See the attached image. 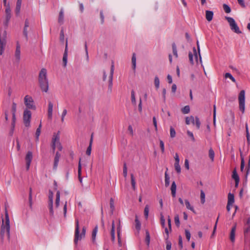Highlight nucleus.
Returning <instances> with one entry per match:
<instances>
[{
  "mask_svg": "<svg viewBox=\"0 0 250 250\" xmlns=\"http://www.w3.org/2000/svg\"><path fill=\"white\" fill-rule=\"evenodd\" d=\"M150 234L148 230H146V238H145V241L147 246H149L150 243Z\"/></svg>",
  "mask_w": 250,
  "mask_h": 250,
  "instance_id": "obj_33",
  "label": "nucleus"
},
{
  "mask_svg": "<svg viewBox=\"0 0 250 250\" xmlns=\"http://www.w3.org/2000/svg\"><path fill=\"white\" fill-rule=\"evenodd\" d=\"M93 133H92L91 135L89 145V146H88V147L87 148V149L86 151V154L87 155H90L91 154L92 144V142H93Z\"/></svg>",
  "mask_w": 250,
  "mask_h": 250,
  "instance_id": "obj_20",
  "label": "nucleus"
},
{
  "mask_svg": "<svg viewBox=\"0 0 250 250\" xmlns=\"http://www.w3.org/2000/svg\"><path fill=\"white\" fill-rule=\"evenodd\" d=\"M236 229V224H235L234 226L231 228L229 235V239L231 242H234L235 241Z\"/></svg>",
  "mask_w": 250,
  "mask_h": 250,
  "instance_id": "obj_12",
  "label": "nucleus"
},
{
  "mask_svg": "<svg viewBox=\"0 0 250 250\" xmlns=\"http://www.w3.org/2000/svg\"><path fill=\"white\" fill-rule=\"evenodd\" d=\"M131 185H132L133 189L134 190H135L136 189V187H135L136 182H135V178H134L133 174H131Z\"/></svg>",
  "mask_w": 250,
  "mask_h": 250,
  "instance_id": "obj_42",
  "label": "nucleus"
},
{
  "mask_svg": "<svg viewBox=\"0 0 250 250\" xmlns=\"http://www.w3.org/2000/svg\"><path fill=\"white\" fill-rule=\"evenodd\" d=\"M194 121H195V125H196L197 128L199 129L201 123H200L199 118L198 117H195Z\"/></svg>",
  "mask_w": 250,
  "mask_h": 250,
  "instance_id": "obj_57",
  "label": "nucleus"
},
{
  "mask_svg": "<svg viewBox=\"0 0 250 250\" xmlns=\"http://www.w3.org/2000/svg\"><path fill=\"white\" fill-rule=\"evenodd\" d=\"M171 194L173 197H175L176 196V185L175 181H173L172 183L171 188Z\"/></svg>",
  "mask_w": 250,
  "mask_h": 250,
  "instance_id": "obj_25",
  "label": "nucleus"
},
{
  "mask_svg": "<svg viewBox=\"0 0 250 250\" xmlns=\"http://www.w3.org/2000/svg\"><path fill=\"white\" fill-rule=\"evenodd\" d=\"M232 178L234 180H239V176L237 173V171H236V168H235L233 171H232Z\"/></svg>",
  "mask_w": 250,
  "mask_h": 250,
  "instance_id": "obj_39",
  "label": "nucleus"
},
{
  "mask_svg": "<svg viewBox=\"0 0 250 250\" xmlns=\"http://www.w3.org/2000/svg\"><path fill=\"white\" fill-rule=\"evenodd\" d=\"M246 175H245V178H246V181H247V177H248V175L249 173V172L250 171V161H248V165L246 167Z\"/></svg>",
  "mask_w": 250,
  "mask_h": 250,
  "instance_id": "obj_50",
  "label": "nucleus"
},
{
  "mask_svg": "<svg viewBox=\"0 0 250 250\" xmlns=\"http://www.w3.org/2000/svg\"><path fill=\"white\" fill-rule=\"evenodd\" d=\"M117 236H118V245L120 247H121L122 246V241H121V238L120 236V233H121V226H120V220H119V224L118 226L117 227Z\"/></svg>",
  "mask_w": 250,
  "mask_h": 250,
  "instance_id": "obj_15",
  "label": "nucleus"
},
{
  "mask_svg": "<svg viewBox=\"0 0 250 250\" xmlns=\"http://www.w3.org/2000/svg\"><path fill=\"white\" fill-rule=\"evenodd\" d=\"M68 42L67 39L66 40L65 50L63 55L62 62L63 66H66L67 62Z\"/></svg>",
  "mask_w": 250,
  "mask_h": 250,
  "instance_id": "obj_11",
  "label": "nucleus"
},
{
  "mask_svg": "<svg viewBox=\"0 0 250 250\" xmlns=\"http://www.w3.org/2000/svg\"><path fill=\"white\" fill-rule=\"evenodd\" d=\"M60 40L62 43L64 41V35L63 29H62L60 32Z\"/></svg>",
  "mask_w": 250,
  "mask_h": 250,
  "instance_id": "obj_51",
  "label": "nucleus"
},
{
  "mask_svg": "<svg viewBox=\"0 0 250 250\" xmlns=\"http://www.w3.org/2000/svg\"><path fill=\"white\" fill-rule=\"evenodd\" d=\"M32 188H29V205L30 208L32 209Z\"/></svg>",
  "mask_w": 250,
  "mask_h": 250,
  "instance_id": "obj_31",
  "label": "nucleus"
},
{
  "mask_svg": "<svg viewBox=\"0 0 250 250\" xmlns=\"http://www.w3.org/2000/svg\"><path fill=\"white\" fill-rule=\"evenodd\" d=\"M187 134L188 135V136L189 137H190L191 140L193 141V142H195V138L194 137V135H193V134L192 133V132H190V131L189 130H188L187 131Z\"/></svg>",
  "mask_w": 250,
  "mask_h": 250,
  "instance_id": "obj_62",
  "label": "nucleus"
},
{
  "mask_svg": "<svg viewBox=\"0 0 250 250\" xmlns=\"http://www.w3.org/2000/svg\"><path fill=\"white\" fill-rule=\"evenodd\" d=\"M24 104L28 109H36V106L34 104L33 98L29 95H26L24 98Z\"/></svg>",
  "mask_w": 250,
  "mask_h": 250,
  "instance_id": "obj_6",
  "label": "nucleus"
},
{
  "mask_svg": "<svg viewBox=\"0 0 250 250\" xmlns=\"http://www.w3.org/2000/svg\"><path fill=\"white\" fill-rule=\"evenodd\" d=\"M245 127H246V137H247V143H248V147L247 149L246 152H248L249 151V146L250 145V133L249 131L248 125L247 123H246Z\"/></svg>",
  "mask_w": 250,
  "mask_h": 250,
  "instance_id": "obj_17",
  "label": "nucleus"
},
{
  "mask_svg": "<svg viewBox=\"0 0 250 250\" xmlns=\"http://www.w3.org/2000/svg\"><path fill=\"white\" fill-rule=\"evenodd\" d=\"M165 186L166 187H167L169 185V183H170L169 179H170V178H169V176L167 174V172H165Z\"/></svg>",
  "mask_w": 250,
  "mask_h": 250,
  "instance_id": "obj_41",
  "label": "nucleus"
},
{
  "mask_svg": "<svg viewBox=\"0 0 250 250\" xmlns=\"http://www.w3.org/2000/svg\"><path fill=\"white\" fill-rule=\"evenodd\" d=\"M131 61H132V69L134 70H135L136 65V54L135 53H133V54H132Z\"/></svg>",
  "mask_w": 250,
  "mask_h": 250,
  "instance_id": "obj_29",
  "label": "nucleus"
},
{
  "mask_svg": "<svg viewBox=\"0 0 250 250\" xmlns=\"http://www.w3.org/2000/svg\"><path fill=\"white\" fill-rule=\"evenodd\" d=\"M185 202L187 208L192 211L194 213L196 214V212L193 207L190 206L189 202L188 200H185Z\"/></svg>",
  "mask_w": 250,
  "mask_h": 250,
  "instance_id": "obj_30",
  "label": "nucleus"
},
{
  "mask_svg": "<svg viewBox=\"0 0 250 250\" xmlns=\"http://www.w3.org/2000/svg\"><path fill=\"white\" fill-rule=\"evenodd\" d=\"M41 127H42V125H41V123H40L39 127L37 128L36 131V139L37 141L39 140V137L41 134Z\"/></svg>",
  "mask_w": 250,
  "mask_h": 250,
  "instance_id": "obj_43",
  "label": "nucleus"
},
{
  "mask_svg": "<svg viewBox=\"0 0 250 250\" xmlns=\"http://www.w3.org/2000/svg\"><path fill=\"white\" fill-rule=\"evenodd\" d=\"M5 224L3 223V220L2 219V224L1 226L0 231V237L2 242L4 239V234L5 232H6L8 239H10V220L9 218V215L7 212V211L6 210L5 212Z\"/></svg>",
  "mask_w": 250,
  "mask_h": 250,
  "instance_id": "obj_1",
  "label": "nucleus"
},
{
  "mask_svg": "<svg viewBox=\"0 0 250 250\" xmlns=\"http://www.w3.org/2000/svg\"><path fill=\"white\" fill-rule=\"evenodd\" d=\"M53 204V192L49 190L48 196V204Z\"/></svg>",
  "mask_w": 250,
  "mask_h": 250,
  "instance_id": "obj_35",
  "label": "nucleus"
},
{
  "mask_svg": "<svg viewBox=\"0 0 250 250\" xmlns=\"http://www.w3.org/2000/svg\"><path fill=\"white\" fill-rule=\"evenodd\" d=\"M174 167L175 170L177 171L178 173H180L181 172V167L179 165V163H175Z\"/></svg>",
  "mask_w": 250,
  "mask_h": 250,
  "instance_id": "obj_60",
  "label": "nucleus"
},
{
  "mask_svg": "<svg viewBox=\"0 0 250 250\" xmlns=\"http://www.w3.org/2000/svg\"><path fill=\"white\" fill-rule=\"evenodd\" d=\"M223 7L226 13H229L231 12V9L228 5L226 4H224L223 5Z\"/></svg>",
  "mask_w": 250,
  "mask_h": 250,
  "instance_id": "obj_49",
  "label": "nucleus"
},
{
  "mask_svg": "<svg viewBox=\"0 0 250 250\" xmlns=\"http://www.w3.org/2000/svg\"><path fill=\"white\" fill-rule=\"evenodd\" d=\"M174 221L175 225L177 227H179L180 226V221H179V217L178 215H176L174 217Z\"/></svg>",
  "mask_w": 250,
  "mask_h": 250,
  "instance_id": "obj_59",
  "label": "nucleus"
},
{
  "mask_svg": "<svg viewBox=\"0 0 250 250\" xmlns=\"http://www.w3.org/2000/svg\"><path fill=\"white\" fill-rule=\"evenodd\" d=\"M181 111L183 114H188L190 111V107L189 105H186L182 108Z\"/></svg>",
  "mask_w": 250,
  "mask_h": 250,
  "instance_id": "obj_44",
  "label": "nucleus"
},
{
  "mask_svg": "<svg viewBox=\"0 0 250 250\" xmlns=\"http://www.w3.org/2000/svg\"><path fill=\"white\" fill-rule=\"evenodd\" d=\"M135 228L137 230L139 231L141 229V224L140 221L139 220L137 215H136L135 216Z\"/></svg>",
  "mask_w": 250,
  "mask_h": 250,
  "instance_id": "obj_27",
  "label": "nucleus"
},
{
  "mask_svg": "<svg viewBox=\"0 0 250 250\" xmlns=\"http://www.w3.org/2000/svg\"><path fill=\"white\" fill-rule=\"evenodd\" d=\"M60 191H57L56 193V202H55V205L56 207L57 208L59 206L60 203Z\"/></svg>",
  "mask_w": 250,
  "mask_h": 250,
  "instance_id": "obj_38",
  "label": "nucleus"
},
{
  "mask_svg": "<svg viewBox=\"0 0 250 250\" xmlns=\"http://www.w3.org/2000/svg\"><path fill=\"white\" fill-rule=\"evenodd\" d=\"M201 202L202 204H204L205 201V194L203 190L201 191Z\"/></svg>",
  "mask_w": 250,
  "mask_h": 250,
  "instance_id": "obj_55",
  "label": "nucleus"
},
{
  "mask_svg": "<svg viewBox=\"0 0 250 250\" xmlns=\"http://www.w3.org/2000/svg\"><path fill=\"white\" fill-rule=\"evenodd\" d=\"M225 77L226 78H229L233 83H236V80L235 78L229 73H226L225 74Z\"/></svg>",
  "mask_w": 250,
  "mask_h": 250,
  "instance_id": "obj_45",
  "label": "nucleus"
},
{
  "mask_svg": "<svg viewBox=\"0 0 250 250\" xmlns=\"http://www.w3.org/2000/svg\"><path fill=\"white\" fill-rule=\"evenodd\" d=\"M238 101L239 109L242 113H244L245 109V92L244 90H242L240 92L238 96Z\"/></svg>",
  "mask_w": 250,
  "mask_h": 250,
  "instance_id": "obj_4",
  "label": "nucleus"
},
{
  "mask_svg": "<svg viewBox=\"0 0 250 250\" xmlns=\"http://www.w3.org/2000/svg\"><path fill=\"white\" fill-rule=\"evenodd\" d=\"M15 57L19 61L20 60L21 56V47L19 43L18 42L17 43L16 49L15 51Z\"/></svg>",
  "mask_w": 250,
  "mask_h": 250,
  "instance_id": "obj_18",
  "label": "nucleus"
},
{
  "mask_svg": "<svg viewBox=\"0 0 250 250\" xmlns=\"http://www.w3.org/2000/svg\"><path fill=\"white\" fill-rule=\"evenodd\" d=\"M29 26V22L28 19H26L25 21L24 27L23 28V33L26 40H28V31L27 28Z\"/></svg>",
  "mask_w": 250,
  "mask_h": 250,
  "instance_id": "obj_14",
  "label": "nucleus"
},
{
  "mask_svg": "<svg viewBox=\"0 0 250 250\" xmlns=\"http://www.w3.org/2000/svg\"><path fill=\"white\" fill-rule=\"evenodd\" d=\"M213 12L211 11L207 10L206 11V18L208 21H210L213 18Z\"/></svg>",
  "mask_w": 250,
  "mask_h": 250,
  "instance_id": "obj_21",
  "label": "nucleus"
},
{
  "mask_svg": "<svg viewBox=\"0 0 250 250\" xmlns=\"http://www.w3.org/2000/svg\"><path fill=\"white\" fill-rule=\"evenodd\" d=\"M190 123H192V124H194V118L193 116H191L189 117H186V123L187 125H189Z\"/></svg>",
  "mask_w": 250,
  "mask_h": 250,
  "instance_id": "obj_34",
  "label": "nucleus"
},
{
  "mask_svg": "<svg viewBox=\"0 0 250 250\" xmlns=\"http://www.w3.org/2000/svg\"><path fill=\"white\" fill-rule=\"evenodd\" d=\"M81 159H80L79 162V165H78V177L79 180L81 183L82 182V178L81 177Z\"/></svg>",
  "mask_w": 250,
  "mask_h": 250,
  "instance_id": "obj_32",
  "label": "nucleus"
},
{
  "mask_svg": "<svg viewBox=\"0 0 250 250\" xmlns=\"http://www.w3.org/2000/svg\"><path fill=\"white\" fill-rule=\"evenodd\" d=\"M161 224L163 228H165V219L164 217L162 214H161V218H160Z\"/></svg>",
  "mask_w": 250,
  "mask_h": 250,
  "instance_id": "obj_61",
  "label": "nucleus"
},
{
  "mask_svg": "<svg viewBox=\"0 0 250 250\" xmlns=\"http://www.w3.org/2000/svg\"><path fill=\"white\" fill-rule=\"evenodd\" d=\"M63 12L62 9L59 13L58 22H59V23L62 24L63 23Z\"/></svg>",
  "mask_w": 250,
  "mask_h": 250,
  "instance_id": "obj_37",
  "label": "nucleus"
},
{
  "mask_svg": "<svg viewBox=\"0 0 250 250\" xmlns=\"http://www.w3.org/2000/svg\"><path fill=\"white\" fill-rule=\"evenodd\" d=\"M60 140V136H59V132H58L57 134L54 133L53 136L52 138V144H58Z\"/></svg>",
  "mask_w": 250,
  "mask_h": 250,
  "instance_id": "obj_22",
  "label": "nucleus"
},
{
  "mask_svg": "<svg viewBox=\"0 0 250 250\" xmlns=\"http://www.w3.org/2000/svg\"><path fill=\"white\" fill-rule=\"evenodd\" d=\"M148 212H149V206L146 205L144 209V215L146 219H147L148 216Z\"/></svg>",
  "mask_w": 250,
  "mask_h": 250,
  "instance_id": "obj_46",
  "label": "nucleus"
},
{
  "mask_svg": "<svg viewBox=\"0 0 250 250\" xmlns=\"http://www.w3.org/2000/svg\"><path fill=\"white\" fill-rule=\"evenodd\" d=\"M39 83L42 90L47 92L48 90V81L46 69L42 68L39 75Z\"/></svg>",
  "mask_w": 250,
  "mask_h": 250,
  "instance_id": "obj_2",
  "label": "nucleus"
},
{
  "mask_svg": "<svg viewBox=\"0 0 250 250\" xmlns=\"http://www.w3.org/2000/svg\"><path fill=\"white\" fill-rule=\"evenodd\" d=\"M172 52L174 56L176 58H178V55L177 53V50L176 48V45L175 42H173L172 44Z\"/></svg>",
  "mask_w": 250,
  "mask_h": 250,
  "instance_id": "obj_36",
  "label": "nucleus"
},
{
  "mask_svg": "<svg viewBox=\"0 0 250 250\" xmlns=\"http://www.w3.org/2000/svg\"><path fill=\"white\" fill-rule=\"evenodd\" d=\"M5 20L3 22V24L5 26V28H7L9 22L11 18V10L10 9V5H8L5 8Z\"/></svg>",
  "mask_w": 250,
  "mask_h": 250,
  "instance_id": "obj_8",
  "label": "nucleus"
},
{
  "mask_svg": "<svg viewBox=\"0 0 250 250\" xmlns=\"http://www.w3.org/2000/svg\"><path fill=\"white\" fill-rule=\"evenodd\" d=\"M154 84L157 89L159 87L160 81L158 76H155L154 78Z\"/></svg>",
  "mask_w": 250,
  "mask_h": 250,
  "instance_id": "obj_53",
  "label": "nucleus"
},
{
  "mask_svg": "<svg viewBox=\"0 0 250 250\" xmlns=\"http://www.w3.org/2000/svg\"><path fill=\"white\" fill-rule=\"evenodd\" d=\"M225 19L229 23L230 29L232 31L237 34H241L242 33L234 20L232 18L225 17Z\"/></svg>",
  "mask_w": 250,
  "mask_h": 250,
  "instance_id": "obj_5",
  "label": "nucleus"
},
{
  "mask_svg": "<svg viewBox=\"0 0 250 250\" xmlns=\"http://www.w3.org/2000/svg\"><path fill=\"white\" fill-rule=\"evenodd\" d=\"M114 62H112V64L110 68V75L109 76L108 80V92L111 93L112 92V81H113V76L114 73Z\"/></svg>",
  "mask_w": 250,
  "mask_h": 250,
  "instance_id": "obj_9",
  "label": "nucleus"
},
{
  "mask_svg": "<svg viewBox=\"0 0 250 250\" xmlns=\"http://www.w3.org/2000/svg\"><path fill=\"white\" fill-rule=\"evenodd\" d=\"M111 241L113 242H114L115 239V223L114 221L113 220L112 222V228L111 229Z\"/></svg>",
  "mask_w": 250,
  "mask_h": 250,
  "instance_id": "obj_19",
  "label": "nucleus"
},
{
  "mask_svg": "<svg viewBox=\"0 0 250 250\" xmlns=\"http://www.w3.org/2000/svg\"><path fill=\"white\" fill-rule=\"evenodd\" d=\"M234 202V196L233 194L229 193L228 194V204L229 205H232Z\"/></svg>",
  "mask_w": 250,
  "mask_h": 250,
  "instance_id": "obj_26",
  "label": "nucleus"
},
{
  "mask_svg": "<svg viewBox=\"0 0 250 250\" xmlns=\"http://www.w3.org/2000/svg\"><path fill=\"white\" fill-rule=\"evenodd\" d=\"M239 151L240 153V157H241L240 170L241 171H243L244 167H245V160H244V156L243 155V153H242L240 148L239 149Z\"/></svg>",
  "mask_w": 250,
  "mask_h": 250,
  "instance_id": "obj_23",
  "label": "nucleus"
},
{
  "mask_svg": "<svg viewBox=\"0 0 250 250\" xmlns=\"http://www.w3.org/2000/svg\"><path fill=\"white\" fill-rule=\"evenodd\" d=\"M170 137L173 138L176 136V132L174 128L172 126L170 127Z\"/></svg>",
  "mask_w": 250,
  "mask_h": 250,
  "instance_id": "obj_47",
  "label": "nucleus"
},
{
  "mask_svg": "<svg viewBox=\"0 0 250 250\" xmlns=\"http://www.w3.org/2000/svg\"><path fill=\"white\" fill-rule=\"evenodd\" d=\"M166 250H171V243L170 241L168 240V239H166Z\"/></svg>",
  "mask_w": 250,
  "mask_h": 250,
  "instance_id": "obj_56",
  "label": "nucleus"
},
{
  "mask_svg": "<svg viewBox=\"0 0 250 250\" xmlns=\"http://www.w3.org/2000/svg\"><path fill=\"white\" fill-rule=\"evenodd\" d=\"M85 232L86 228L84 227H83V228L82 232L80 235L79 220L78 219H77L76 220V228L75 232V238L74 240V242L75 245H77L78 241L79 240H81L83 237H84L85 236Z\"/></svg>",
  "mask_w": 250,
  "mask_h": 250,
  "instance_id": "obj_3",
  "label": "nucleus"
},
{
  "mask_svg": "<svg viewBox=\"0 0 250 250\" xmlns=\"http://www.w3.org/2000/svg\"><path fill=\"white\" fill-rule=\"evenodd\" d=\"M33 159V154L31 151H28L25 158V160L26 161V170H28L31 162Z\"/></svg>",
  "mask_w": 250,
  "mask_h": 250,
  "instance_id": "obj_10",
  "label": "nucleus"
},
{
  "mask_svg": "<svg viewBox=\"0 0 250 250\" xmlns=\"http://www.w3.org/2000/svg\"><path fill=\"white\" fill-rule=\"evenodd\" d=\"M98 231V226H96L92 230V240L93 243L95 242L96 234Z\"/></svg>",
  "mask_w": 250,
  "mask_h": 250,
  "instance_id": "obj_28",
  "label": "nucleus"
},
{
  "mask_svg": "<svg viewBox=\"0 0 250 250\" xmlns=\"http://www.w3.org/2000/svg\"><path fill=\"white\" fill-rule=\"evenodd\" d=\"M178 245L180 247V249L182 250L183 249V241L182 237L181 235H179L178 237Z\"/></svg>",
  "mask_w": 250,
  "mask_h": 250,
  "instance_id": "obj_58",
  "label": "nucleus"
},
{
  "mask_svg": "<svg viewBox=\"0 0 250 250\" xmlns=\"http://www.w3.org/2000/svg\"><path fill=\"white\" fill-rule=\"evenodd\" d=\"M53 107V104L51 102H49L48 108V117L50 120L52 119V118Z\"/></svg>",
  "mask_w": 250,
  "mask_h": 250,
  "instance_id": "obj_16",
  "label": "nucleus"
},
{
  "mask_svg": "<svg viewBox=\"0 0 250 250\" xmlns=\"http://www.w3.org/2000/svg\"><path fill=\"white\" fill-rule=\"evenodd\" d=\"M31 118V112L27 109L24 110L23 112V120L25 126L28 127L30 126Z\"/></svg>",
  "mask_w": 250,
  "mask_h": 250,
  "instance_id": "obj_7",
  "label": "nucleus"
},
{
  "mask_svg": "<svg viewBox=\"0 0 250 250\" xmlns=\"http://www.w3.org/2000/svg\"><path fill=\"white\" fill-rule=\"evenodd\" d=\"M127 166L126 163H124V167H123V175L124 176L125 178L127 176Z\"/></svg>",
  "mask_w": 250,
  "mask_h": 250,
  "instance_id": "obj_54",
  "label": "nucleus"
},
{
  "mask_svg": "<svg viewBox=\"0 0 250 250\" xmlns=\"http://www.w3.org/2000/svg\"><path fill=\"white\" fill-rule=\"evenodd\" d=\"M21 5V0H17L16 7L15 9V13L16 15H18L20 12Z\"/></svg>",
  "mask_w": 250,
  "mask_h": 250,
  "instance_id": "obj_24",
  "label": "nucleus"
},
{
  "mask_svg": "<svg viewBox=\"0 0 250 250\" xmlns=\"http://www.w3.org/2000/svg\"><path fill=\"white\" fill-rule=\"evenodd\" d=\"M208 156H209V158L210 159V160H211V161L213 162L214 161V152L211 148H210L209 149Z\"/></svg>",
  "mask_w": 250,
  "mask_h": 250,
  "instance_id": "obj_40",
  "label": "nucleus"
},
{
  "mask_svg": "<svg viewBox=\"0 0 250 250\" xmlns=\"http://www.w3.org/2000/svg\"><path fill=\"white\" fill-rule=\"evenodd\" d=\"M61 157V154L59 152H57L55 154V156L54 158V165H53V169H56L58 167V163L59 162V159Z\"/></svg>",
  "mask_w": 250,
  "mask_h": 250,
  "instance_id": "obj_13",
  "label": "nucleus"
},
{
  "mask_svg": "<svg viewBox=\"0 0 250 250\" xmlns=\"http://www.w3.org/2000/svg\"><path fill=\"white\" fill-rule=\"evenodd\" d=\"M188 57H189V60L191 64H194V61L193 59V55L191 52H189L188 53Z\"/></svg>",
  "mask_w": 250,
  "mask_h": 250,
  "instance_id": "obj_64",
  "label": "nucleus"
},
{
  "mask_svg": "<svg viewBox=\"0 0 250 250\" xmlns=\"http://www.w3.org/2000/svg\"><path fill=\"white\" fill-rule=\"evenodd\" d=\"M131 102L132 103L135 105L136 104L135 97V92L133 90H132L131 93Z\"/></svg>",
  "mask_w": 250,
  "mask_h": 250,
  "instance_id": "obj_48",
  "label": "nucleus"
},
{
  "mask_svg": "<svg viewBox=\"0 0 250 250\" xmlns=\"http://www.w3.org/2000/svg\"><path fill=\"white\" fill-rule=\"evenodd\" d=\"M110 208L111 209V213L112 214L115 208L114 200L112 198H111L110 199Z\"/></svg>",
  "mask_w": 250,
  "mask_h": 250,
  "instance_id": "obj_52",
  "label": "nucleus"
},
{
  "mask_svg": "<svg viewBox=\"0 0 250 250\" xmlns=\"http://www.w3.org/2000/svg\"><path fill=\"white\" fill-rule=\"evenodd\" d=\"M16 120V114L13 113L12 114V119L11 123V125L13 126V127L15 126Z\"/></svg>",
  "mask_w": 250,
  "mask_h": 250,
  "instance_id": "obj_63",
  "label": "nucleus"
}]
</instances>
